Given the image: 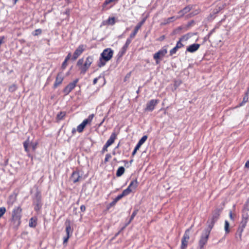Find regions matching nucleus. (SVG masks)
Listing matches in <instances>:
<instances>
[{
    "label": "nucleus",
    "instance_id": "f257e3e1",
    "mask_svg": "<svg viewBox=\"0 0 249 249\" xmlns=\"http://www.w3.org/2000/svg\"><path fill=\"white\" fill-rule=\"evenodd\" d=\"M93 61V57L92 56H88L84 63L83 58L79 59L77 62V66L80 71V73L84 74L89 69Z\"/></svg>",
    "mask_w": 249,
    "mask_h": 249
},
{
    "label": "nucleus",
    "instance_id": "f03ea898",
    "mask_svg": "<svg viewBox=\"0 0 249 249\" xmlns=\"http://www.w3.org/2000/svg\"><path fill=\"white\" fill-rule=\"evenodd\" d=\"M113 54V51L111 48H107L105 49L102 53L98 64L99 67H102L105 66L107 62L110 60Z\"/></svg>",
    "mask_w": 249,
    "mask_h": 249
},
{
    "label": "nucleus",
    "instance_id": "7ed1b4c3",
    "mask_svg": "<svg viewBox=\"0 0 249 249\" xmlns=\"http://www.w3.org/2000/svg\"><path fill=\"white\" fill-rule=\"evenodd\" d=\"M220 210L216 209L213 213L212 216L208 220V228L212 230L214 226L215 222L219 218L220 215Z\"/></svg>",
    "mask_w": 249,
    "mask_h": 249
},
{
    "label": "nucleus",
    "instance_id": "20e7f679",
    "mask_svg": "<svg viewBox=\"0 0 249 249\" xmlns=\"http://www.w3.org/2000/svg\"><path fill=\"white\" fill-rule=\"evenodd\" d=\"M37 145V142H31L29 138L23 142V146L25 151L27 153L29 157H31V154L29 153L30 148H31L32 150L34 151L36 148Z\"/></svg>",
    "mask_w": 249,
    "mask_h": 249
},
{
    "label": "nucleus",
    "instance_id": "39448f33",
    "mask_svg": "<svg viewBox=\"0 0 249 249\" xmlns=\"http://www.w3.org/2000/svg\"><path fill=\"white\" fill-rule=\"evenodd\" d=\"M21 212V209L20 207H15L12 211V220L14 221L17 225H19L20 223Z\"/></svg>",
    "mask_w": 249,
    "mask_h": 249
},
{
    "label": "nucleus",
    "instance_id": "423d86ee",
    "mask_svg": "<svg viewBox=\"0 0 249 249\" xmlns=\"http://www.w3.org/2000/svg\"><path fill=\"white\" fill-rule=\"evenodd\" d=\"M211 231V229L207 228L203 231L199 241V246L200 249L203 248L207 243Z\"/></svg>",
    "mask_w": 249,
    "mask_h": 249
},
{
    "label": "nucleus",
    "instance_id": "0eeeda50",
    "mask_svg": "<svg viewBox=\"0 0 249 249\" xmlns=\"http://www.w3.org/2000/svg\"><path fill=\"white\" fill-rule=\"evenodd\" d=\"M167 53V48L164 46L154 54L153 58L156 60L157 64H159L160 63V60L163 58Z\"/></svg>",
    "mask_w": 249,
    "mask_h": 249
},
{
    "label": "nucleus",
    "instance_id": "6e6552de",
    "mask_svg": "<svg viewBox=\"0 0 249 249\" xmlns=\"http://www.w3.org/2000/svg\"><path fill=\"white\" fill-rule=\"evenodd\" d=\"M94 116V115L93 114L89 115L88 118L85 119L79 125L77 126V131L79 133H81L83 131L86 125L91 122Z\"/></svg>",
    "mask_w": 249,
    "mask_h": 249
},
{
    "label": "nucleus",
    "instance_id": "1a4fd4ad",
    "mask_svg": "<svg viewBox=\"0 0 249 249\" xmlns=\"http://www.w3.org/2000/svg\"><path fill=\"white\" fill-rule=\"evenodd\" d=\"M87 46L86 45L81 44L79 45L75 50L72 59L76 60L86 50Z\"/></svg>",
    "mask_w": 249,
    "mask_h": 249
},
{
    "label": "nucleus",
    "instance_id": "9d476101",
    "mask_svg": "<svg viewBox=\"0 0 249 249\" xmlns=\"http://www.w3.org/2000/svg\"><path fill=\"white\" fill-rule=\"evenodd\" d=\"M159 102V100L157 99H152L148 101L146 104L145 110L149 111H153Z\"/></svg>",
    "mask_w": 249,
    "mask_h": 249
},
{
    "label": "nucleus",
    "instance_id": "9b49d317",
    "mask_svg": "<svg viewBox=\"0 0 249 249\" xmlns=\"http://www.w3.org/2000/svg\"><path fill=\"white\" fill-rule=\"evenodd\" d=\"M78 82V79H76L73 82L69 84L63 89V92L65 95H68L75 87Z\"/></svg>",
    "mask_w": 249,
    "mask_h": 249
},
{
    "label": "nucleus",
    "instance_id": "f8f14e48",
    "mask_svg": "<svg viewBox=\"0 0 249 249\" xmlns=\"http://www.w3.org/2000/svg\"><path fill=\"white\" fill-rule=\"evenodd\" d=\"M63 79L64 76L63 75V73L61 72L58 73L56 77L55 82L54 83V88H56L58 86L60 85L62 83Z\"/></svg>",
    "mask_w": 249,
    "mask_h": 249
},
{
    "label": "nucleus",
    "instance_id": "ddd939ff",
    "mask_svg": "<svg viewBox=\"0 0 249 249\" xmlns=\"http://www.w3.org/2000/svg\"><path fill=\"white\" fill-rule=\"evenodd\" d=\"M145 22V19H143L142 21L139 22L135 27L134 31L130 35V38H133L137 34L138 30L141 28L142 26L143 25L144 22Z\"/></svg>",
    "mask_w": 249,
    "mask_h": 249
},
{
    "label": "nucleus",
    "instance_id": "4468645a",
    "mask_svg": "<svg viewBox=\"0 0 249 249\" xmlns=\"http://www.w3.org/2000/svg\"><path fill=\"white\" fill-rule=\"evenodd\" d=\"M81 178L82 177L80 176L79 173L77 171L73 172L71 177V179L74 183L80 181Z\"/></svg>",
    "mask_w": 249,
    "mask_h": 249
},
{
    "label": "nucleus",
    "instance_id": "2eb2a0df",
    "mask_svg": "<svg viewBox=\"0 0 249 249\" xmlns=\"http://www.w3.org/2000/svg\"><path fill=\"white\" fill-rule=\"evenodd\" d=\"M132 39V38H130L129 37L126 39L125 44L124 45V46L122 47L121 50L119 52V54H120L121 55H123L125 53L126 51L127 50V49L128 48L129 45L130 44V43L131 42Z\"/></svg>",
    "mask_w": 249,
    "mask_h": 249
},
{
    "label": "nucleus",
    "instance_id": "dca6fc26",
    "mask_svg": "<svg viewBox=\"0 0 249 249\" xmlns=\"http://www.w3.org/2000/svg\"><path fill=\"white\" fill-rule=\"evenodd\" d=\"M199 47L200 45L199 44L195 43L189 46L186 51L190 53H194L196 51L199 49Z\"/></svg>",
    "mask_w": 249,
    "mask_h": 249
},
{
    "label": "nucleus",
    "instance_id": "f3484780",
    "mask_svg": "<svg viewBox=\"0 0 249 249\" xmlns=\"http://www.w3.org/2000/svg\"><path fill=\"white\" fill-rule=\"evenodd\" d=\"M66 225V232L67 235H70L72 233V229L71 226V221L70 220H67L65 222Z\"/></svg>",
    "mask_w": 249,
    "mask_h": 249
},
{
    "label": "nucleus",
    "instance_id": "a211bd4d",
    "mask_svg": "<svg viewBox=\"0 0 249 249\" xmlns=\"http://www.w3.org/2000/svg\"><path fill=\"white\" fill-rule=\"evenodd\" d=\"M116 138V135L115 133H113L111 134L110 137L109 139L107 141L106 144V147H108L110 146L114 142Z\"/></svg>",
    "mask_w": 249,
    "mask_h": 249
},
{
    "label": "nucleus",
    "instance_id": "6ab92c4d",
    "mask_svg": "<svg viewBox=\"0 0 249 249\" xmlns=\"http://www.w3.org/2000/svg\"><path fill=\"white\" fill-rule=\"evenodd\" d=\"M138 184V182L137 180L136 179L133 180L131 181L130 183L128 186V188H129V189H130V190L132 192L137 187Z\"/></svg>",
    "mask_w": 249,
    "mask_h": 249
},
{
    "label": "nucleus",
    "instance_id": "aec40b11",
    "mask_svg": "<svg viewBox=\"0 0 249 249\" xmlns=\"http://www.w3.org/2000/svg\"><path fill=\"white\" fill-rule=\"evenodd\" d=\"M178 18H179V17L175 16H173L172 17L169 18L167 19H164V22L162 23V24L165 25L168 24L173 21L177 20Z\"/></svg>",
    "mask_w": 249,
    "mask_h": 249
},
{
    "label": "nucleus",
    "instance_id": "412c9836",
    "mask_svg": "<svg viewBox=\"0 0 249 249\" xmlns=\"http://www.w3.org/2000/svg\"><path fill=\"white\" fill-rule=\"evenodd\" d=\"M187 39H188V37L186 36H182L180 38L179 40L177 42L175 47L178 49L181 48L183 46L181 42L183 40H186Z\"/></svg>",
    "mask_w": 249,
    "mask_h": 249
},
{
    "label": "nucleus",
    "instance_id": "4be33fe9",
    "mask_svg": "<svg viewBox=\"0 0 249 249\" xmlns=\"http://www.w3.org/2000/svg\"><path fill=\"white\" fill-rule=\"evenodd\" d=\"M190 10H191V8L189 6L185 7L182 10H181L178 12V13L180 15V16L178 17L180 18V17H182L184 14L189 12L190 11Z\"/></svg>",
    "mask_w": 249,
    "mask_h": 249
},
{
    "label": "nucleus",
    "instance_id": "5701e85b",
    "mask_svg": "<svg viewBox=\"0 0 249 249\" xmlns=\"http://www.w3.org/2000/svg\"><path fill=\"white\" fill-rule=\"evenodd\" d=\"M115 23V19L114 17L109 18L107 20L104 21L103 24L104 25H114Z\"/></svg>",
    "mask_w": 249,
    "mask_h": 249
},
{
    "label": "nucleus",
    "instance_id": "b1692460",
    "mask_svg": "<svg viewBox=\"0 0 249 249\" xmlns=\"http://www.w3.org/2000/svg\"><path fill=\"white\" fill-rule=\"evenodd\" d=\"M36 218L35 217H32L29 221V226L32 228L36 227Z\"/></svg>",
    "mask_w": 249,
    "mask_h": 249
},
{
    "label": "nucleus",
    "instance_id": "393cba45",
    "mask_svg": "<svg viewBox=\"0 0 249 249\" xmlns=\"http://www.w3.org/2000/svg\"><path fill=\"white\" fill-rule=\"evenodd\" d=\"M192 227H193V225L191 226L189 229L186 230L182 239H183L185 240H188L189 239V238H190L189 232H190V231L191 229H192Z\"/></svg>",
    "mask_w": 249,
    "mask_h": 249
},
{
    "label": "nucleus",
    "instance_id": "a878e982",
    "mask_svg": "<svg viewBox=\"0 0 249 249\" xmlns=\"http://www.w3.org/2000/svg\"><path fill=\"white\" fill-rule=\"evenodd\" d=\"M124 168L123 166L119 167L116 172V176L120 177L121 176L124 172Z\"/></svg>",
    "mask_w": 249,
    "mask_h": 249
},
{
    "label": "nucleus",
    "instance_id": "bb28decb",
    "mask_svg": "<svg viewBox=\"0 0 249 249\" xmlns=\"http://www.w3.org/2000/svg\"><path fill=\"white\" fill-rule=\"evenodd\" d=\"M131 192L132 191L130 190V189L127 187L126 189L123 191L122 193L120 194V195L122 197H123L124 196L129 195Z\"/></svg>",
    "mask_w": 249,
    "mask_h": 249
},
{
    "label": "nucleus",
    "instance_id": "cd10ccee",
    "mask_svg": "<svg viewBox=\"0 0 249 249\" xmlns=\"http://www.w3.org/2000/svg\"><path fill=\"white\" fill-rule=\"evenodd\" d=\"M66 113L65 111H61L57 115V119L58 120H61L64 119Z\"/></svg>",
    "mask_w": 249,
    "mask_h": 249
},
{
    "label": "nucleus",
    "instance_id": "c85d7f7f",
    "mask_svg": "<svg viewBox=\"0 0 249 249\" xmlns=\"http://www.w3.org/2000/svg\"><path fill=\"white\" fill-rule=\"evenodd\" d=\"M188 240H185V239H182L181 246V248L182 249H185L186 248V247L187 246V244H188Z\"/></svg>",
    "mask_w": 249,
    "mask_h": 249
},
{
    "label": "nucleus",
    "instance_id": "c756f323",
    "mask_svg": "<svg viewBox=\"0 0 249 249\" xmlns=\"http://www.w3.org/2000/svg\"><path fill=\"white\" fill-rule=\"evenodd\" d=\"M229 225H229V222L227 220H225L224 229H225L226 233H228L230 232Z\"/></svg>",
    "mask_w": 249,
    "mask_h": 249
},
{
    "label": "nucleus",
    "instance_id": "7c9ffc66",
    "mask_svg": "<svg viewBox=\"0 0 249 249\" xmlns=\"http://www.w3.org/2000/svg\"><path fill=\"white\" fill-rule=\"evenodd\" d=\"M147 136L146 135L143 136L139 141L138 143L142 145L147 140Z\"/></svg>",
    "mask_w": 249,
    "mask_h": 249
},
{
    "label": "nucleus",
    "instance_id": "2f4dec72",
    "mask_svg": "<svg viewBox=\"0 0 249 249\" xmlns=\"http://www.w3.org/2000/svg\"><path fill=\"white\" fill-rule=\"evenodd\" d=\"M248 99H249L248 94V93H247L246 96L243 98V101L240 104V106H243V104H244L245 103H247L248 102Z\"/></svg>",
    "mask_w": 249,
    "mask_h": 249
},
{
    "label": "nucleus",
    "instance_id": "473e14b6",
    "mask_svg": "<svg viewBox=\"0 0 249 249\" xmlns=\"http://www.w3.org/2000/svg\"><path fill=\"white\" fill-rule=\"evenodd\" d=\"M6 212V209L4 207H2L0 208V218H1L3 215Z\"/></svg>",
    "mask_w": 249,
    "mask_h": 249
},
{
    "label": "nucleus",
    "instance_id": "72a5a7b5",
    "mask_svg": "<svg viewBox=\"0 0 249 249\" xmlns=\"http://www.w3.org/2000/svg\"><path fill=\"white\" fill-rule=\"evenodd\" d=\"M122 198L121 196L120 195H118L112 202L111 203V205L115 204L118 201H119L120 199H121Z\"/></svg>",
    "mask_w": 249,
    "mask_h": 249
},
{
    "label": "nucleus",
    "instance_id": "f704fd0d",
    "mask_svg": "<svg viewBox=\"0 0 249 249\" xmlns=\"http://www.w3.org/2000/svg\"><path fill=\"white\" fill-rule=\"evenodd\" d=\"M137 213H138V210H135V211L133 212V213H132V215H131V217H130V220H129V223H130V222H131V221L133 219V218H134V217H135V216H136V215L137 214Z\"/></svg>",
    "mask_w": 249,
    "mask_h": 249
},
{
    "label": "nucleus",
    "instance_id": "c9c22d12",
    "mask_svg": "<svg viewBox=\"0 0 249 249\" xmlns=\"http://www.w3.org/2000/svg\"><path fill=\"white\" fill-rule=\"evenodd\" d=\"M178 49L176 47H174L172 50L170 51V55H173V54H175Z\"/></svg>",
    "mask_w": 249,
    "mask_h": 249
},
{
    "label": "nucleus",
    "instance_id": "e433bc0d",
    "mask_svg": "<svg viewBox=\"0 0 249 249\" xmlns=\"http://www.w3.org/2000/svg\"><path fill=\"white\" fill-rule=\"evenodd\" d=\"M111 158V156L109 154H107L106 155V157L105 159V162H107L108 161L109 159Z\"/></svg>",
    "mask_w": 249,
    "mask_h": 249
},
{
    "label": "nucleus",
    "instance_id": "4c0bfd02",
    "mask_svg": "<svg viewBox=\"0 0 249 249\" xmlns=\"http://www.w3.org/2000/svg\"><path fill=\"white\" fill-rule=\"evenodd\" d=\"M41 29H36L34 33H33V35L34 36H37L38 34H41Z\"/></svg>",
    "mask_w": 249,
    "mask_h": 249
},
{
    "label": "nucleus",
    "instance_id": "58836bf2",
    "mask_svg": "<svg viewBox=\"0 0 249 249\" xmlns=\"http://www.w3.org/2000/svg\"><path fill=\"white\" fill-rule=\"evenodd\" d=\"M67 62L68 61H66L65 59V60L64 61V62H63L62 64V69H65L67 66Z\"/></svg>",
    "mask_w": 249,
    "mask_h": 249
},
{
    "label": "nucleus",
    "instance_id": "ea45409f",
    "mask_svg": "<svg viewBox=\"0 0 249 249\" xmlns=\"http://www.w3.org/2000/svg\"><path fill=\"white\" fill-rule=\"evenodd\" d=\"M70 235H67L64 237V241H63V243L65 244V243H66L68 240H69V238H70Z\"/></svg>",
    "mask_w": 249,
    "mask_h": 249
},
{
    "label": "nucleus",
    "instance_id": "a19ab883",
    "mask_svg": "<svg viewBox=\"0 0 249 249\" xmlns=\"http://www.w3.org/2000/svg\"><path fill=\"white\" fill-rule=\"evenodd\" d=\"M113 1H115V0H106V1L104 2V4L107 5V4L113 2Z\"/></svg>",
    "mask_w": 249,
    "mask_h": 249
},
{
    "label": "nucleus",
    "instance_id": "79ce46f5",
    "mask_svg": "<svg viewBox=\"0 0 249 249\" xmlns=\"http://www.w3.org/2000/svg\"><path fill=\"white\" fill-rule=\"evenodd\" d=\"M100 78V77H97V78H95L93 80V84L94 85H95L97 83V81L98 80V79Z\"/></svg>",
    "mask_w": 249,
    "mask_h": 249
},
{
    "label": "nucleus",
    "instance_id": "37998d69",
    "mask_svg": "<svg viewBox=\"0 0 249 249\" xmlns=\"http://www.w3.org/2000/svg\"><path fill=\"white\" fill-rule=\"evenodd\" d=\"M71 57V53H69L68 54V55L66 57V58H65V59L66 61H68V60L70 59Z\"/></svg>",
    "mask_w": 249,
    "mask_h": 249
},
{
    "label": "nucleus",
    "instance_id": "c03bdc74",
    "mask_svg": "<svg viewBox=\"0 0 249 249\" xmlns=\"http://www.w3.org/2000/svg\"><path fill=\"white\" fill-rule=\"evenodd\" d=\"M106 117H107V116L104 117V118L102 120V121H101V122L98 124V127H100V126H101L102 125V124H103V123L105 121V119H106Z\"/></svg>",
    "mask_w": 249,
    "mask_h": 249
},
{
    "label": "nucleus",
    "instance_id": "a18cd8bd",
    "mask_svg": "<svg viewBox=\"0 0 249 249\" xmlns=\"http://www.w3.org/2000/svg\"><path fill=\"white\" fill-rule=\"evenodd\" d=\"M165 38V36H160L158 39V40L159 41H162Z\"/></svg>",
    "mask_w": 249,
    "mask_h": 249
},
{
    "label": "nucleus",
    "instance_id": "49530a36",
    "mask_svg": "<svg viewBox=\"0 0 249 249\" xmlns=\"http://www.w3.org/2000/svg\"><path fill=\"white\" fill-rule=\"evenodd\" d=\"M142 145H141L139 143H137L136 147H135V149H136V150H138L139 149L140 147Z\"/></svg>",
    "mask_w": 249,
    "mask_h": 249
},
{
    "label": "nucleus",
    "instance_id": "de8ad7c7",
    "mask_svg": "<svg viewBox=\"0 0 249 249\" xmlns=\"http://www.w3.org/2000/svg\"><path fill=\"white\" fill-rule=\"evenodd\" d=\"M80 209L82 212H85L86 210V207L84 205H81L80 207Z\"/></svg>",
    "mask_w": 249,
    "mask_h": 249
},
{
    "label": "nucleus",
    "instance_id": "09e8293b",
    "mask_svg": "<svg viewBox=\"0 0 249 249\" xmlns=\"http://www.w3.org/2000/svg\"><path fill=\"white\" fill-rule=\"evenodd\" d=\"M16 89V87L15 86H13L12 87H10L9 88V90L10 91H13L14 90H15Z\"/></svg>",
    "mask_w": 249,
    "mask_h": 249
},
{
    "label": "nucleus",
    "instance_id": "8fccbe9b",
    "mask_svg": "<svg viewBox=\"0 0 249 249\" xmlns=\"http://www.w3.org/2000/svg\"><path fill=\"white\" fill-rule=\"evenodd\" d=\"M108 147H106V144H105V145L104 146L103 148V151H107V148Z\"/></svg>",
    "mask_w": 249,
    "mask_h": 249
},
{
    "label": "nucleus",
    "instance_id": "3c124183",
    "mask_svg": "<svg viewBox=\"0 0 249 249\" xmlns=\"http://www.w3.org/2000/svg\"><path fill=\"white\" fill-rule=\"evenodd\" d=\"M3 38L4 37H2L1 38H0V46L1 45V44L3 43Z\"/></svg>",
    "mask_w": 249,
    "mask_h": 249
},
{
    "label": "nucleus",
    "instance_id": "603ef678",
    "mask_svg": "<svg viewBox=\"0 0 249 249\" xmlns=\"http://www.w3.org/2000/svg\"><path fill=\"white\" fill-rule=\"evenodd\" d=\"M76 131H77V129H76L75 128H73L72 129L71 132H72V134H74L76 132Z\"/></svg>",
    "mask_w": 249,
    "mask_h": 249
},
{
    "label": "nucleus",
    "instance_id": "864d4df0",
    "mask_svg": "<svg viewBox=\"0 0 249 249\" xmlns=\"http://www.w3.org/2000/svg\"><path fill=\"white\" fill-rule=\"evenodd\" d=\"M230 214V218L231 219H233L232 214V213H231V211L230 212V214Z\"/></svg>",
    "mask_w": 249,
    "mask_h": 249
},
{
    "label": "nucleus",
    "instance_id": "5fc2aeb1",
    "mask_svg": "<svg viewBox=\"0 0 249 249\" xmlns=\"http://www.w3.org/2000/svg\"><path fill=\"white\" fill-rule=\"evenodd\" d=\"M137 151V150H136V149H134V150H133V151L132 152V155L133 156H134L136 154Z\"/></svg>",
    "mask_w": 249,
    "mask_h": 249
},
{
    "label": "nucleus",
    "instance_id": "6e6d98bb",
    "mask_svg": "<svg viewBox=\"0 0 249 249\" xmlns=\"http://www.w3.org/2000/svg\"><path fill=\"white\" fill-rule=\"evenodd\" d=\"M14 1V4H16L17 2L18 1V0H13Z\"/></svg>",
    "mask_w": 249,
    "mask_h": 249
},
{
    "label": "nucleus",
    "instance_id": "4d7b16f0",
    "mask_svg": "<svg viewBox=\"0 0 249 249\" xmlns=\"http://www.w3.org/2000/svg\"><path fill=\"white\" fill-rule=\"evenodd\" d=\"M69 12H70V10H67L66 12V13L67 14H69Z\"/></svg>",
    "mask_w": 249,
    "mask_h": 249
}]
</instances>
